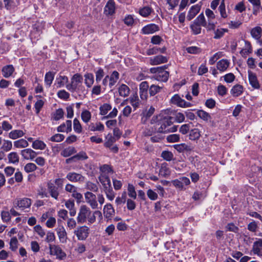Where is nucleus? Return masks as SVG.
Returning a JSON list of instances; mask_svg holds the SVG:
<instances>
[{"label": "nucleus", "instance_id": "1", "mask_svg": "<svg viewBox=\"0 0 262 262\" xmlns=\"http://www.w3.org/2000/svg\"><path fill=\"white\" fill-rule=\"evenodd\" d=\"M102 218V215L100 211L96 210L92 212L85 205L80 206L77 221L79 224H83L88 221L89 224H92L96 221V216Z\"/></svg>", "mask_w": 262, "mask_h": 262}, {"label": "nucleus", "instance_id": "2", "mask_svg": "<svg viewBox=\"0 0 262 262\" xmlns=\"http://www.w3.org/2000/svg\"><path fill=\"white\" fill-rule=\"evenodd\" d=\"M173 118L165 114H160L158 116L154 117L151 119V123L157 122L159 126L158 132L161 133H167L169 126L172 124Z\"/></svg>", "mask_w": 262, "mask_h": 262}, {"label": "nucleus", "instance_id": "3", "mask_svg": "<svg viewBox=\"0 0 262 262\" xmlns=\"http://www.w3.org/2000/svg\"><path fill=\"white\" fill-rule=\"evenodd\" d=\"M83 77L80 74H74L71 79V82L67 84V89L72 93H83L85 88L82 85Z\"/></svg>", "mask_w": 262, "mask_h": 262}, {"label": "nucleus", "instance_id": "4", "mask_svg": "<svg viewBox=\"0 0 262 262\" xmlns=\"http://www.w3.org/2000/svg\"><path fill=\"white\" fill-rule=\"evenodd\" d=\"M90 228L86 226H79L75 230L74 233L79 241L85 240L90 234Z\"/></svg>", "mask_w": 262, "mask_h": 262}, {"label": "nucleus", "instance_id": "5", "mask_svg": "<svg viewBox=\"0 0 262 262\" xmlns=\"http://www.w3.org/2000/svg\"><path fill=\"white\" fill-rule=\"evenodd\" d=\"M50 254L56 256L59 259H63L66 257V254L58 245H49Z\"/></svg>", "mask_w": 262, "mask_h": 262}, {"label": "nucleus", "instance_id": "6", "mask_svg": "<svg viewBox=\"0 0 262 262\" xmlns=\"http://www.w3.org/2000/svg\"><path fill=\"white\" fill-rule=\"evenodd\" d=\"M85 202L91 206L92 209L98 208V204L95 194L90 191H87L84 193Z\"/></svg>", "mask_w": 262, "mask_h": 262}, {"label": "nucleus", "instance_id": "7", "mask_svg": "<svg viewBox=\"0 0 262 262\" xmlns=\"http://www.w3.org/2000/svg\"><path fill=\"white\" fill-rule=\"evenodd\" d=\"M66 178L72 182L79 183H83L85 180V177L75 172H69L66 176Z\"/></svg>", "mask_w": 262, "mask_h": 262}, {"label": "nucleus", "instance_id": "8", "mask_svg": "<svg viewBox=\"0 0 262 262\" xmlns=\"http://www.w3.org/2000/svg\"><path fill=\"white\" fill-rule=\"evenodd\" d=\"M31 200L28 198H23L16 200L14 203V206L15 207H18L21 210H24L26 208H30L31 205Z\"/></svg>", "mask_w": 262, "mask_h": 262}, {"label": "nucleus", "instance_id": "9", "mask_svg": "<svg viewBox=\"0 0 262 262\" xmlns=\"http://www.w3.org/2000/svg\"><path fill=\"white\" fill-rule=\"evenodd\" d=\"M167 67L166 66L161 67V70L158 72L157 74L154 76V78L156 80L163 82L167 81L169 77V73L164 70Z\"/></svg>", "mask_w": 262, "mask_h": 262}, {"label": "nucleus", "instance_id": "10", "mask_svg": "<svg viewBox=\"0 0 262 262\" xmlns=\"http://www.w3.org/2000/svg\"><path fill=\"white\" fill-rule=\"evenodd\" d=\"M104 216L107 220H111L112 217L115 214V211L112 205L110 203H107L104 206L103 209Z\"/></svg>", "mask_w": 262, "mask_h": 262}, {"label": "nucleus", "instance_id": "11", "mask_svg": "<svg viewBox=\"0 0 262 262\" xmlns=\"http://www.w3.org/2000/svg\"><path fill=\"white\" fill-rule=\"evenodd\" d=\"M116 5L114 0H108L104 7V12L106 15L112 16L115 13Z\"/></svg>", "mask_w": 262, "mask_h": 262}, {"label": "nucleus", "instance_id": "12", "mask_svg": "<svg viewBox=\"0 0 262 262\" xmlns=\"http://www.w3.org/2000/svg\"><path fill=\"white\" fill-rule=\"evenodd\" d=\"M47 186L51 197L57 200L59 195L58 187L51 182H48Z\"/></svg>", "mask_w": 262, "mask_h": 262}, {"label": "nucleus", "instance_id": "13", "mask_svg": "<svg viewBox=\"0 0 262 262\" xmlns=\"http://www.w3.org/2000/svg\"><path fill=\"white\" fill-rule=\"evenodd\" d=\"M205 14L208 18V30H214L215 25L212 21L215 18V14L213 12L209 9H207Z\"/></svg>", "mask_w": 262, "mask_h": 262}, {"label": "nucleus", "instance_id": "14", "mask_svg": "<svg viewBox=\"0 0 262 262\" xmlns=\"http://www.w3.org/2000/svg\"><path fill=\"white\" fill-rule=\"evenodd\" d=\"M20 154L24 159L33 160L37 155V152L31 148L21 150Z\"/></svg>", "mask_w": 262, "mask_h": 262}, {"label": "nucleus", "instance_id": "15", "mask_svg": "<svg viewBox=\"0 0 262 262\" xmlns=\"http://www.w3.org/2000/svg\"><path fill=\"white\" fill-rule=\"evenodd\" d=\"M149 85L147 81H143L139 85V94L141 99L145 100L147 97Z\"/></svg>", "mask_w": 262, "mask_h": 262}, {"label": "nucleus", "instance_id": "16", "mask_svg": "<svg viewBox=\"0 0 262 262\" xmlns=\"http://www.w3.org/2000/svg\"><path fill=\"white\" fill-rule=\"evenodd\" d=\"M248 78L250 85L255 89L260 88V84L258 81L256 74L251 71H248Z\"/></svg>", "mask_w": 262, "mask_h": 262}, {"label": "nucleus", "instance_id": "17", "mask_svg": "<svg viewBox=\"0 0 262 262\" xmlns=\"http://www.w3.org/2000/svg\"><path fill=\"white\" fill-rule=\"evenodd\" d=\"M159 30L158 25L154 24H150L144 27L141 31L144 34H152Z\"/></svg>", "mask_w": 262, "mask_h": 262}, {"label": "nucleus", "instance_id": "18", "mask_svg": "<svg viewBox=\"0 0 262 262\" xmlns=\"http://www.w3.org/2000/svg\"><path fill=\"white\" fill-rule=\"evenodd\" d=\"M14 68L12 64H9L3 67L2 73L5 78H9L12 76L14 72Z\"/></svg>", "mask_w": 262, "mask_h": 262}, {"label": "nucleus", "instance_id": "19", "mask_svg": "<svg viewBox=\"0 0 262 262\" xmlns=\"http://www.w3.org/2000/svg\"><path fill=\"white\" fill-rule=\"evenodd\" d=\"M57 234L62 243H66L67 240V234L65 229L63 226L58 227L56 229Z\"/></svg>", "mask_w": 262, "mask_h": 262}, {"label": "nucleus", "instance_id": "20", "mask_svg": "<svg viewBox=\"0 0 262 262\" xmlns=\"http://www.w3.org/2000/svg\"><path fill=\"white\" fill-rule=\"evenodd\" d=\"M167 61V57L163 55H158L150 58V63L151 65H157L164 63Z\"/></svg>", "mask_w": 262, "mask_h": 262}, {"label": "nucleus", "instance_id": "21", "mask_svg": "<svg viewBox=\"0 0 262 262\" xmlns=\"http://www.w3.org/2000/svg\"><path fill=\"white\" fill-rule=\"evenodd\" d=\"M128 101L135 110L138 108L140 104V101L137 93L132 95L128 99L124 101L122 104Z\"/></svg>", "mask_w": 262, "mask_h": 262}, {"label": "nucleus", "instance_id": "22", "mask_svg": "<svg viewBox=\"0 0 262 262\" xmlns=\"http://www.w3.org/2000/svg\"><path fill=\"white\" fill-rule=\"evenodd\" d=\"M57 130L58 132H70L72 130V121L71 120H67L66 123H63L59 125L57 127Z\"/></svg>", "mask_w": 262, "mask_h": 262}, {"label": "nucleus", "instance_id": "23", "mask_svg": "<svg viewBox=\"0 0 262 262\" xmlns=\"http://www.w3.org/2000/svg\"><path fill=\"white\" fill-rule=\"evenodd\" d=\"M201 6L199 5H195L192 6L187 14V19L190 20L192 18H193L195 16V15L199 12Z\"/></svg>", "mask_w": 262, "mask_h": 262}, {"label": "nucleus", "instance_id": "24", "mask_svg": "<svg viewBox=\"0 0 262 262\" xmlns=\"http://www.w3.org/2000/svg\"><path fill=\"white\" fill-rule=\"evenodd\" d=\"M88 129L92 132H103L104 129V126L100 122L96 123H91L89 125Z\"/></svg>", "mask_w": 262, "mask_h": 262}, {"label": "nucleus", "instance_id": "25", "mask_svg": "<svg viewBox=\"0 0 262 262\" xmlns=\"http://www.w3.org/2000/svg\"><path fill=\"white\" fill-rule=\"evenodd\" d=\"M98 179L102 185L103 189L105 188V187L112 186L110 178L107 174L101 173Z\"/></svg>", "mask_w": 262, "mask_h": 262}, {"label": "nucleus", "instance_id": "26", "mask_svg": "<svg viewBox=\"0 0 262 262\" xmlns=\"http://www.w3.org/2000/svg\"><path fill=\"white\" fill-rule=\"evenodd\" d=\"M230 62L227 59H221L217 62L216 68L221 72H224L229 66Z\"/></svg>", "mask_w": 262, "mask_h": 262}, {"label": "nucleus", "instance_id": "27", "mask_svg": "<svg viewBox=\"0 0 262 262\" xmlns=\"http://www.w3.org/2000/svg\"><path fill=\"white\" fill-rule=\"evenodd\" d=\"M243 92V87L240 84H236L232 87L230 93L233 97H236L240 96Z\"/></svg>", "mask_w": 262, "mask_h": 262}, {"label": "nucleus", "instance_id": "28", "mask_svg": "<svg viewBox=\"0 0 262 262\" xmlns=\"http://www.w3.org/2000/svg\"><path fill=\"white\" fill-rule=\"evenodd\" d=\"M262 250V239H259L258 241L253 243L252 251L255 254L259 256Z\"/></svg>", "mask_w": 262, "mask_h": 262}, {"label": "nucleus", "instance_id": "29", "mask_svg": "<svg viewBox=\"0 0 262 262\" xmlns=\"http://www.w3.org/2000/svg\"><path fill=\"white\" fill-rule=\"evenodd\" d=\"M103 190L107 199L109 201H112L115 198L116 193L114 191L112 186L105 187Z\"/></svg>", "mask_w": 262, "mask_h": 262}, {"label": "nucleus", "instance_id": "30", "mask_svg": "<svg viewBox=\"0 0 262 262\" xmlns=\"http://www.w3.org/2000/svg\"><path fill=\"white\" fill-rule=\"evenodd\" d=\"M119 74L116 71H114L110 76H108L110 88H112L117 82L119 79Z\"/></svg>", "mask_w": 262, "mask_h": 262}, {"label": "nucleus", "instance_id": "31", "mask_svg": "<svg viewBox=\"0 0 262 262\" xmlns=\"http://www.w3.org/2000/svg\"><path fill=\"white\" fill-rule=\"evenodd\" d=\"M76 152V150L73 146H69L61 151V155L64 157H68Z\"/></svg>", "mask_w": 262, "mask_h": 262}, {"label": "nucleus", "instance_id": "32", "mask_svg": "<svg viewBox=\"0 0 262 262\" xmlns=\"http://www.w3.org/2000/svg\"><path fill=\"white\" fill-rule=\"evenodd\" d=\"M262 29L259 26L255 27L251 29V35L255 39L258 40L261 37Z\"/></svg>", "mask_w": 262, "mask_h": 262}, {"label": "nucleus", "instance_id": "33", "mask_svg": "<svg viewBox=\"0 0 262 262\" xmlns=\"http://www.w3.org/2000/svg\"><path fill=\"white\" fill-rule=\"evenodd\" d=\"M129 88L124 84H121L118 89L119 95L124 97L129 95Z\"/></svg>", "mask_w": 262, "mask_h": 262}, {"label": "nucleus", "instance_id": "34", "mask_svg": "<svg viewBox=\"0 0 262 262\" xmlns=\"http://www.w3.org/2000/svg\"><path fill=\"white\" fill-rule=\"evenodd\" d=\"M84 83L88 88H91L94 83V75L92 73H86L84 75Z\"/></svg>", "mask_w": 262, "mask_h": 262}, {"label": "nucleus", "instance_id": "35", "mask_svg": "<svg viewBox=\"0 0 262 262\" xmlns=\"http://www.w3.org/2000/svg\"><path fill=\"white\" fill-rule=\"evenodd\" d=\"M55 73L48 72L45 75V82L48 88L50 87L54 78Z\"/></svg>", "mask_w": 262, "mask_h": 262}, {"label": "nucleus", "instance_id": "36", "mask_svg": "<svg viewBox=\"0 0 262 262\" xmlns=\"http://www.w3.org/2000/svg\"><path fill=\"white\" fill-rule=\"evenodd\" d=\"M194 22L198 24L201 26L206 28L208 29V23L206 21L203 13H201L194 20Z\"/></svg>", "mask_w": 262, "mask_h": 262}, {"label": "nucleus", "instance_id": "37", "mask_svg": "<svg viewBox=\"0 0 262 262\" xmlns=\"http://www.w3.org/2000/svg\"><path fill=\"white\" fill-rule=\"evenodd\" d=\"M9 162L13 164H17L19 162V158L17 152H11L8 155Z\"/></svg>", "mask_w": 262, "mask_h": 262}, {"label": "nucleus", "instance_id": "38", "mask_svg": "<svg viewBox=\"0 0 262 262\" xmlns=\"http://www.w3.org/2000/svg\"><path fill=\"white\" fill-rule=\"evenodd\" d=\"M68 78L66 76L59 75L58 77L56 78V84L57 88H60L63 86L65 84L68 82Z\"/></svg>", "mask_w": 262, "mask_h": 262}, {"label": "nucleus", "instance_id": "39", "mask_svg": "<svg viewBox=\"0 0 262 262\" xmlns=\"http://www.w3.org/2000/svg\"><path fill=\"white\" fill-rule=\"evenodd\" d=\"M24 133L23 130L19 129H15L12 130L9 134V136L12 139H16L18 138L24 136Z\"/></svg>", "mask_w": 262, "mask_h": 262}, {"label": "nucleus", "instance_id": "40", "mask_svg": "<svg viewBox=\"0 0 262 262\" xmlns=\"http://www.w3.org/2000/svg\"><path fill=\"white\" fill-rule=\"evenodd\" d=\"M32 146L35 149L43 150L46 148V145L43 141L36 140L33 142Z\"/></svg>", "mask_w": 262, "mask_h": 262}, {"label": "nucleus", "instance_id": "41", "mask_svg": "<svg viewBox=\"0 0 262 262\" xmlns=\"http://www.w3.org/2000/svg\"><path fill=\"white\" fill-rule=\"evenodd\" d=\"M29 143L27 140L21 139L14 142V146L16 148H21L28 146Z\"/></svg>", "mask_w": 262, "mask_h": 262}, {"label": "nucleus", "instance_id": "42", "mask_svg": "<svg viewBox=\"0 0 262 262\" xmlns=\"http://www.w3.org/2000/svg\"><path fill=\"white\" fill-rule=\"evenodd\" d=\"M166 49L165 47H163L162 48L154 47L151 49H149L147 51V54L148 55L156 54L158 53H164L166 51Z\"/></svg>", "mask_w": 262, "mask_h": 262}, {"label": "nucleus", "instance_id": "43", "mask_svg": "<svg viewBox=\"0 0 262 262\" xmlns=\"http://www.w3.org/2000/svg\"><path fill=\"white\" fill-rule=\"evenodd\" d=\"M91 117V112L88 110H84L81 113V119L85 123H88L90 121Z\"/></svg>", "mask_w": 262, "mask_h": 262}, {"label": "nucleus", "instance_id": "44", "mask_svg": "<svg viewBox=\"0 0 262 262\" xmlns=\"http://www.w3.org/2000/svg\"><path fill=\"white\" fill-rule=\"evenodd\" d=\"M184 99H182L179 95L175 94L170 100L171 102L178 106L181 107L183 102Z\"/></svg>", "mask_w": 262, "mask_h": 262}, {"label": "nucleus", "instance_id": "45", "mask_svg": "<svg viewBox=\"0 0 262 262\" xmlns=\"http://www.w3.org/2000/svg\"><path fill=\"white\" fill-rule=\"evenodd\" d=\"M197 115L201 119L206 121L210 120L211 118L209 114L203 110L198 111Z\"/></svg>", "mask_w": 262, "mask_h": 262}, {"label": "nucleus", "instance_id": "46", "mask_svg": "<svg viewBox=\"0 0 262 262\" xmlns=\"http://www.w3.org/2000/svg\"><path fill=\"white\" fill-rule=\"evenodd\" d=\"M170 171L168 167L166 166V164H163L159 170V174L163 177H166L170 175Z\"/></svg>", "mask_w": 262, "mask_h": 262}, {"label": "nucleus", "instance_id": "47", "mask_svg": "<svg viewBox=\"0 0 262 262\" xmlns=\"http://www.w3.org/2000/svg\"><path fill=\"white\" fill-rule=\"evenodd\" d=\"M107 141L104 143V146L108 148H111L112 146L113 143L117 141V139L115 137H112L111 134H108L106 136Z\"/></svg>", "mask_w": 262, "mask_h": 262}, {"label": "nucleus", "instance_id": "48", "mask_svg": "<svg viewBox=\"0 0 262 262\" xmlns=\"http://www.w3.org/2000/svg\"><path fill=\"white\" fill-rule=\"evenodd\" d=\"M200 132L198 128H194L191 130L189 134V139L191 140H195L200 137Z\"/></svg>", "mask_w": 262, "mask_h": 262}, {"label": "nucleus", "instance_id": "49", "mask_svg": "<svg viewBox=\"0 0 262 262\" xmlns=\"http://www.w3.org/2000/svg\"><path fill=\"white\" fill-rule=\"evenodd\" d=\"M162 89V86L152 84L149 88V93L150 96H154L158 93L160 92L161 89Z\"/></svg>", "mask_w": 262, "mask_h": 262}, {"label": "nucleus", "instance_id": "50", "mask_svg": "<svg viewBox=\"0 0 262 262\" xmlns=\"http://www.w3.org/2000/svg\"><path fill=\"white\" fill-rule=\"evenodd\" d=\"M161 157L167 161H170L173 158V155L171 151L164 150L161 153Z\"/></svg>", "mask_w": 262, "mask_h": 262}, {"label": "nucleus", "instance_id": "51", "mask_svg": "<svg viewBox=\"0 0 262 262\" xmlns=\"http://www.w3.org/2000/svg\"><path fill=\"white\" fill-rule=\"evenodd\" d=\"M227 29H223V28H220L217 29L214 31V38L215 39H220L221 37H222L224 34L226 32H228Z\"/></svg>", "mask_w": 262, "mask_h": 262}, {"label": "nucleus", "instance_id": "52", "mask_svg": "<svg viewBox=\"0 0 262 262\" xmlns=\"http://www.w3.org/2000/svg\"><path fill=\"white\" fill-rule=\"evenodd\" d=\"M152 9L149 7H144L139 10V14L143 17H147L152 12Z\"/></svg>", "mask_w": 262, "mask_h": 262}, {"label": "nucleus", "instance_id": "53", "mask_svg": "<svg viewBox=\"0 0 262 262\" xmlns=\"http://www.w3.org/2000/svg\"><path fill=\"white\" fill-rule=\"evenodd\" d=\"M37 168L36 165L33 163H29L26 164L24 167V170L27 172H31L36 170Z\"/></svg>", "mask_w": 262, "mask_h": 262}, {"label": "nucleus", "instance_id": "54", "mask_svg": "<svg viewBox=\"0 0 262 262\" xmlns=\"http://www.w3.org/2000/svg\"><path fill=\"white\" fill-rule=\"evenodd\" d=\"M73 128L74 131L77 133H81L82 132V126L79 121L75 118L73 121Z\"/></svg>", "mask_w": 262, "mask_h": 262}, {"label": "nucleus", "instance_id": "55", "mask_svg": "<svg viewBox=\"0 0 262 262\" xmlns=\"http://www.w3.org/2000/svg\"><path fill=\"white\" fill-rule=\"evenodd\" d=\"M85 188L87 189L95 192L98 191V187L97 184L90 181H88L86 183Z\"/></svg>", "mask_w": 262, "mask_h": 262}, {"label": "nucleus", "instance_id": "56", "mask_svg": "<svg viewBox=\"0 0 262 262\" xmlns=\"http://www.w3.org/2000/svg\"><path fill=\"white\" fill-rule=\"evenodd\" d=\"M112 108L111 105L107 103H104L100 107V114L101 115H105Z\"/></svg>", "mask_w": 262, "mask_h": 262}, {"label": "nucleus", "instance_id": "57", "mask_svg": "<svg viewBox=\"0 0 262 262\" xmlns=\"http://www.w3.org/2000/svg\"><path fill=\"white\" fill-rule=\"evenodd\" d=\"M128 195L130 198L136 199L137 197V193L135 189L134 186L132 184H129L128 185Z\"/></svg>", "mask_w": 262, "mask_h": 262}, {"label": "nucleus", "instance_id": "58", "mask_svg": "<svg viewBox=\"0 0 262 262\" xmlns=\"http://www.w3.org/2000/svg\"><path fill=\"white\" fill-rule=\"evenodd\" d=\"M201 25H199L198 24L193 22V23L191 25L190 28L194 34H199L201 32Z\"/></svg>", "mask_w": 262, "mask_h": 262}, {"label": "nucleus", "instance_id": "59", "mask_svg": "<svg viewBox=\"0 0 262 262\" xmlns=\"http://www.w3.org/2000/svg\"><path fill=\"white\" fill-rule=\"evenodd\" d=\"M64 136L60 134H56L52 136L50 138V140L52 142H59L63 140Z\"/></svg>", "mask_w": 262, "mask_h": 262}, {"label": "nucleus", "instance_id": "60", "mask_svg": "<svg viewBox=\"0 0 262 262\" xmlns=\"http://www.w3.org/2000/svg\"><path fill=\"white\" fill-rule=\"evenodd\" d=\"M64 115V112L62 108L57 109L54 113L53 117L55 120H59L63 118Z\"/></svg>", "mask_w": 262, "mask_h": 262}, {"label": "nucleus", "instance_id": "61", "mask_svg": "<svg viewBox=\"0 0 262 262\" xmlns=\"http://www.w3.org/2000/svg\"><path fill=\"white\" fill-rule=\"evenodd\" d=\"M219 11H220V12L222 17L224 18L227 17L228 15L226 12L225 5L224 0L221 2V3L219 6Z\"/></svg>", "mask_w": 262, "mask_h": 262}, {"label": "nucleus", "instance_id": "62", "mask_svg": "<svg viewBox=\"0 0 262 262\" xmlns=\"http://www.w3.org/2000/svg\"><path fill=\"white\" fill-rule=\"evenodd\" d=\"M100 171L102 172V173L107 174L111 172H113V170L112 167L107 164H104L100 168Z\"/></svg>", "mask_w": 262, "mask_h": 262}, {"label": "nucleus", "instance_id": "63", "mask_svg": "<svg viewBox=\"0 0 262 262\" xmlns=\"http://www.w3.org/2000/svg\"><path fill=\"white\" fill-rule=\"evenodd\" d=\"M34 230L40 237H43L46 235L45 230L39 225H36L34 227Z\"/></svg>", "mask_w": 262, "mask_h": 262}, {"label": "nucleus", "instance_id": "64", "mask_svg": "<svg viewBox=\"0 0 262 262\" xmlns=\"http://www.w3.org/2000/svg\"><path fill=\"white\" fill-rule=\"evenodd\" d=\"M18 241L16 237H12L10 242V248L12 251H15L17 248Z\"/></svg>", "mask_w": 262, "mask_h": 262}]
</instances>
